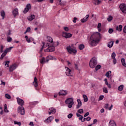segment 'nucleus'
Returning <instances> with one entry per match:
<instances>
[{
  "instance_id": "nucleus-1",
  "label": "nucleus",
  "mask_w": 126,
  "mask_h": 126,
  "mask_svg": "<svg viewBox=\"0 0 126 126\" xmlns=\"http://www.w3.org/2000/svg\"><path fill=\"white\" fill-rule=\"evenodd\" d=\"M46 46L48 47L45 50V52H55V50H56V47H55V46H56V44L55 43H47L46 44Z\"/></svg>"
},
{
  "instance_id": "nucleus-2",
  "label": "nucleus",
  "mask_w": 126,
  "mask_h": 126,
  "mask_svg": "<svg viewBox=\"0 0 126 126\" xmlns=\"http://www.w3.org/2000/svg\"><path fill=\"white\" fill-rule=\"evenodd\" d=\"M89 65L91 68H94L97 65V59L95 57L93 58L90 61Z\"/></svg>"
},
{
  "instance_id": "nucleus-3",
  "label": "nucleus",
  "mask_w": 126,
  "mask_h": 126,
  "mask_svg": "<svg viewBox=\"0 0 126 126\" xmlns=\"http://www.w3.org/2000/svg\"><path fill=\"white\" fill-rule=\"evenodd\" d=\"M91 39H94L96 41L99 42L100 39H101V33L98 32H96V33H94L91 35Z\"/></svg>"
},
{
  "instance_id": "nucleus-4",
  "label": "nucleus",
  "mask_w": 126,
  "mask_h": 126,
  "mask_svg": "<svg viewBox=\"0 0 126 126\" xmlns=\"http://www.w3.org/2000/svg\"><path fill=\"white\" fill-rule=\"evenodd\" d=\"M66 50L69 53V54H76L77 53V51L72 48L70 45L66 47Z\"/></svg>"
},
{
  "instance_id": "nucleus-5",
  "label": "nucleus",
  "mask_w": 126,
  "mask_h": 126,
  "mask_svg": "<svg viewBox=\"0 0 126 126\" xmlns=\"http://www.w3.org/2000/svg\"><path fill=\"white\" fill-rule=\"evenodd\" d=\"M119 8L122 11L123 13L126 14V4L125 3H121L119 5Z\"/></svg>"
},
{
  "instance_id": "nucleus-6",
  "label": "nucleus",
  "mask_w": 126,
  "mask_h": 126,
  "mask_svg": "<svg viewBox=\"0 0 126 126\" xmlns=\"http://www.w3.org/2000/svg\"><path fill=\"white\" fill-rule=\"evenodd\" d=\"M18 113L22 115H25V110L24 109V107L22 106H19L18 108Z\"/></svg>"
},
{
  "instance_id": "nucleus-7",
  "label": "nucleus",
  "mask_w": 126,
  "mask_h": 126,
  "mask_svg": "<svg viewBox=\"0 0 126 126\" xmlns=\"http://www.w3.org/2000/svg\"><path fill=\"white\" fill-rule=\"evenodd\" d=\"M97 43H99V40H96L93 38H91V36L89 41V44L91 46H95Z\"/></svg>"
},
{
  "instance_id": "nucleus-8",
  "label": "nucleus",
  "mask_w": 126,
  "mask_h": 126,
  "mask_svg": "<svg viewBox=\"0 0 126 126\" xmlns=\"http://www.w3.org/2000/svg\"><path fill=\"white\" fill-rule=\"evenodd\" d=\"M18 66V65L16 63H13V64L11 65L9 68V70L10 72H11L13 71V70H14L15 69H16Z\"/></svg>"
},
{
  "instance_id": "nucleus-9",
  "label": "nucleus",
  "mask_w": 126,
  "mask_h": 126,
  "mask_svg": "<svg viewBox=\"0 0 126 126\" xmlns=\"http://www.w3.org/2000/svg\"><path fill=\"white\" fill-rule=\"evenodd\" d=\"M63 36L64 37V38H66V39H68L72 37V34L68 32H63Z\"/></svg>"
},
{
  "instance_id": "nucleus-10",
  "label": "nucleus",
  "mask_w": 126,
  "mask_h": 126,
  "mask_svg": "<svg viewBox=\"0 0 126 126\" xmlns=\"http://www.w3.org/2000/svg\"><path fill=\"white\" fill-rule=\"evenodd\" d=\"M111 59L113 60L114 64H116V63H117V59H116V53H115V52H113L112 53Z\"/></svg>"
},
{
  "instance_id": "nucleus-11",
  "label": "nucleus",
  "mask_w": 126,
  "mask_h": 126,
  "mask_svg": "<svg viewBox=\"0 0 126 126\" xmlns=\"http://www.w3.org/2000/svg\"><path fill=\"white\" fill-rule=\"evenodd\" d=\"M17 102L18 105L20 106H23V105H24V100L19 97H17Z\"/></svg>"
},
{
  "instance_id": "nucleus-12",
  "label": "nucleus",
  "mask_w": 126,
  "mask_h": 126,
  "mask_svg": "<svg viewBox=\"0 0 126 126\" xmlns=\"http://www.w3.org/2000/svg\"><path fill=\"white\" fill-rule=\"evenodd\" d=\"M66 70L65 74L67 76H71V70L68 67H65Z\"/></svg>"
},
{
  "instance_id": "nucleus-13",
  "label": "nucleus",
  "mask_w": 126,
  "mask_h": 126,
  "mask_svg": "<svg viewBox=\"0 0 126 126\" xmlns=\"http://www.w3.org/2000/svg\"><path fill=\"white\" fill-rule=\"evenodd\" d=\"M66 94H67V91L63 90H61L58 94L59 96H65Z\"/></svg>"
},
{
  "instance_id": "nucleus-14",
  "label": "nucleus",
  "mask_w": 126,
  "mask_h": 126,
  "mask_svg": "<svg viewBox=\"0 0 126 126\" xmlns=\"http://www.w3.org/2000/svg\"><path fill=\"white\" fill-rule=\"evenodd\" d=\"M53 120H54V117L53 116H50L44 121V123L50 124V123H51Z\"/></svg>"
},
{
  "instance_id": "nucleus-15",
  "label": "nucleus",
  "mask_w": 126,
  "mask_h": 126,
  "mask_svg": "<svg viewBox=\"0 0 126 126\" xmlns=\"http://www.w3.org/2000/svg\"><path fill=\"white\" fill-rule=\"evenodd\" d=\"M12 14L14 16V17H16V16H18V8H15L12 11Z\"/></svg>"
},
{
  "instance_id": "nucleus-16",
  "label": "nucleus",
  "mask_w": 126,
  "mask_h": 126,
  "mask_svg": "<svg viewBox=\"0 0 126 126\" xmlns=\"http://www.w3.org/2000/svg\"><path fill=\"white\" fill-rule=\"evenodd\" d=\"M40 63L42 64L45 63H48L49 62L48 59H46L45 57H43L41 59L39 60Z\"/></svg>"
},
{
  "instance_id": "nucleus-17",
  "label": "nucleus",
  "mask_w": 126,
  "mask_h": 126,
  "mask_svg": "<svg viewBox=\"0 0 126 126\" xmlns=\"http://www.w3.org/2000/svg\"><path fill=\"white\" fill-rule=\"evenodd\" d=\"M77 102H78V104L76 106V109H79L80 108V107H81V106H82V102H81V100H80V99H78L77 100Z\"/></svg>"
},
{
  "instance_id": "nucleus-18",
  "label": "nucleus",
  "mask_w": 126,
  "mask_h": 126,
  "mask_svg": "<svg viewBox=\"0 0 126 126\" xmlns=\"http://www.w3.org/2000/svg\"><path fill=\"white\" fill-rule=\"evenodd\" d=\"M89 17V15H87L85 18H84L83 19H82L81 20V22H82V23H85V22H86V21L88 20Z\"/></svg>"
},
{
  "instance_id": "nucleus-19",
  "label": "nucleus",
  "mask_w": 126,
  "mask_h": 126,
  "mask_svg": "<svg viewBox=\"0 0 126 126\" xmlns=\"http://www.w3.org/2000/svg\"><path fill=\"white\" fill-rule=\"evenodd\" d=\"M109 126H117L116 122L114 120H110L109 123Z\"/></svg>"
},
{
  "instance_id": "nucleus-20",
  "label": "nucleus",
  "mask_w": 126,
  "mask_h": 126,
  "mask_svg": "<svg viewBox=\"0 0 126 126\" xmlns=\"http://www.w3.org/2000/svg\"><path fill=\"white\" fill-rule=\"evenodd\" d=\"M73 102V99L72 98H67L65 101V104H68L70 102Z\"/></svg>"
},
{
  "instance_id": "nucleus-21",
  "label": "nucleus",
  "mask_w": 126,
  "mask_h": 126,
  "mask_svg": "<svg viewBox=\"0 0 126 126\" xmlns=\"http://www.w3.org/2000/svg\"><path fill=\"white\" fill-rule=\"evenodd\" d=\"M116 30H117V31H118L119 32H122V31L123 30V26L120 25H119V26H117Z\"/></svg>"
},
{
  "instance_id": "nucleus-22",
  "label": "nucleus",
  "mask_w": 126,
  "mask_h": 126,
  "mask_svg": "<svg viewBox=\"0 0 126 126\" xmlns=\"http://www.w3.org/2000/svg\"><path fill=\"white\" fill-rule=\"evenodd\" d=\"M33 85L34 86V87H37L38 86V82H37V78H36V77H35L34 78Z\"/></svg>"
},
{
  "instance_id": "nucleus-23",
  "label": "nucleus",
  "mask_w": 126,
  "mask_h": 126,
  "mask_svg": "<svg viewBox=\"0 0 126 126\" xmlns=\"http://www.w3.org/2000/svg\"><path fill=\"white\" fill-rule=\"evenodd\" d=\"M104 82H105V84H106V85H107V86L108 87V88H109V89H111V84H109V83H108V79H107V78H105L104 79Z\"/></svg>"
},
{
  "instance_id": "nucleus-24",
  "label": "nucleus",
  "mask_w": 126,
  "mask_h": 126,
  "mask_svg": "<svg viewBox=\"0 0 126 126\" xmlns=\"http://www.w3.org/2000/svg\"><path fill=\"white\" fill-rule=\"evenodd\" d=\"M114 46V41H110L107 44L108 48H112Z\"/></svg>"
},
{
  "instance_id": "nucleus-25",
  "label": "nucleus",
  "mask_w": 126,
  "mask_h": 126,
  "mask_svg": "<svg viewBox=\"0 0 126 126\" xmlns=\"http://www.w3.org/2000/svg\"><path fill=\"white\" fill-rule=\"evenodd\" d=\"M121 63L122 65H123L124 67H126V60H125V58L121 59Z\"/></svg>"
},
{
  "instance_id": "nucleus-26",
  "label": "nucleus",
  "mask_w": 126,
  "mask_h": 126,
  "mask_svg": "<svg viewBox=\"0 0 126 126\" xmlns=\"http://www.w3.org/2000/svg\"><path fill=\"white\" fill-rule=\"evenodd\" d=\"M28 19L29 20V21H32L33 19H35V15H31L30 16L28 17Z\"/></svg>"
},
{
  "instance_id": "nucleus-27",
  "label": "nucleus",
  "mask_w": 126,
  "mask_h": 126,
  "mask_svg": "<svg viewBox=\"0 0 126 126\" xmlns=\"http://www.w3.org/2000/svg\"><path fill=\"white\" fill-rule=\"evenodd\" d=\"M47 39H48V42H49V43H51V44H55V43H54V41H53V38H52V37L48 36L47 37Z\"/></svg>"
},
{
  "instance_id": "nucleus-28",
  "label": "nucleus",
  "mask_w": 126,
  "mask_h": 126,
  "mask_svg": "<svg viewBox=\"0 0 126 126\" xmlns=\"http://www.w3.org/2000/svg\"><path fill=\"white\" fill-rule=\"evenodd\" d=\"M49 111H50L52 114H56V112H57V110L54 107L49 108Z\"/></svg>"
},
{
  "instance_id": "nucleus-29",
  "label": "nucleus",
  "mask_w": 126,
  "mask_h": 126,
  "mask_svg": "<svg viewBox=\"0 0 126 126\" xmlns=\"http://www.w3.org/2000/svg\"><path fill=\"white\" fill-rule=\"evenodd\" d=\"M95 5H98L101 3V0H93Z\"/></svg>"
},
{
  "instance_id": "nucleus-30",
  "label": "nucleus",
  "mask_w": 126,
  "mask_h": 126,
  "mask_svg": "<svg viewBox=\"0 0 126 126\" xmlns=\"http://www.w3.org/2000/svg\"><path fill=\"white\" fill-rule=\"evenodd\" d=\"M111 73H112V71H108L105 74V76H106V77H108V78H111V75L110 74H111Z\"/></svg>"
},
{
  "instance_id": "nucleus-31",
  "label": "nucleus",
  "mask_w": 126,
  "mask_h": 126,
  "mask_svg": "<svg viewBox=\"0 0 126 126\" xmlns=\"http://www.w3.org/2000/svg\"><path fill=\"white\" fill-rule=\"evenodd\" d=\"M73 104H74V102L72 101V102H70L69 103H67V105L68 108H69V109H71V108H72V105H73Z\"/></svg>"
},
{
  "instance_id": "nucleus-32",
  "label": "nucleus",
  "mask_w": 126,
  "mask_h": 126,
  "mask_svg": "<svg viewBox=\"0 0 126 126\" xmlns=\"http://www.w3.org/2000/svg\"><path fill=\"white\" fill-rule=\"evenodd\" d=\"M0 15L2 17V19H4V16H5V12L3 10L0 11Z\"/></svg>"
},
{
  "instance_id": "nucleus-33",
  "label": "nucleus",
  "mask_w": 126,
  "mask_h": 126,
  "mask_svg": "<svg viewBox=\"0 0 126 126\" xmlns=\"http://www.w3.org/2000/svg\"><path fill=\"white\" fill-rule=\"evenodd\" d=\"M7 54V52H6L4 51V52L1 55L0 60H3V58H4V57H5L6 56Z\"/></svg>"
},
{
  "instance_id": "nucleus-34",
  "label": "nucleus",
  "mask_w": 126,
  "mask_h": 126,
  "mask_svg": "<svg viewBox=\"0 0 126 126\" xmlns=\"http://www.w3.org/2000/svg\"><path fill=\"white\" fill-rule=\"evenodd\" d=\"M101 26H102V24H101V23H98L97 25V29H98V32H101V31H102V30L101 29Z\"/></svg>"
},
{
  "instance_id": "nucleus-35",
  "label": "nucleus",
  "mask_w": 126,
  "mask_h": 126,
  "mask_svg": "<svg viewBox=\"0 0 126 126\" xmlns=\"http://www.w3.org/2000/svg\"><path fill=\"white\" fill-rule=\"evenodd\" d=\"M12 49H13V46H11L9 48H6L5 50V52L7 53H8V52H10Z\"/></svg>"
},
{
  "instance_id": "nucleus-36",
  "label": "nucleus",
  "mask_w": 126,
  "mask_h": 126,
  "mask_svg": "<svg viewBox=\"0 0 126 126\" xmlns=\"http://www.w3.org/2000/svg\"><path fill=\"white\" fill-rule=\"evenodd\" d=\"M84 48H85V46H84V44H81L79 45V49L81 51H82V50H83V49H84Z\"/></svg>"
},
{
  "instance_id": "nucleus-37",
  "label": "nucleus",
  "mask_w": 126,
  "mask_h": 126,
  "mask_svg": "<svg viewBox=\"0 0 126 126\" xmlns=\"http://www.w3.org/2000/svg\"><path fill=\"white\" fill-rule=\"evenodd\" d=\"M118 89L119 91H123V90H124V85H121L120 86H119Z\"/></svg>"
},
{
  "instance_id": "nucleus-38",
  "label": "nucleus",
  "mask_w": 126,
  "mask_h": 126,
  "mask_svg": "<svg viewBox=\"0 0 126 126\" xmlns=\"http://www.w3.org/2000/svg\"><path fill=\"white\" fill-rule=\"evenodd\" d=\"M83 98L84 102H87L88 101V97H87V95L83 94Z\"/></svg>"
},
{
  "instance_id": "nucleus-39",
  "label": "nucleus",
  "mask_w": 126,
  "mask_h": 126,
  "mask_svg": "<svg viewBox=\"0 0 126 126\" xmlns=\"http://www.w3.org/2000/svg\"><path fill=\"white\" fill-rule=\"evenodd\" d=\"M10 63V62L9 61H5L3 63V64H4V65L6 66L7 65V67H8V66H9V63Z\"/></svg>"
},
{
  "instance_id": "nucleus-40",
  "label": "nucleus",
  "mask_w": 126,
  "mask_h": 126,
  "mask_svg": "<svg viewBox=\"0 0 126 126\" xmlns=\"http://www.w3.org/2000/svg\"><path fill=\"white\" fill-rule=\"evenodd\" d=\"M47 59H48L49 61H50V60H56V58L49 55L47 56Z\"/></svg>"
},
{
  "instance_id": "nucleus-41",
  "label": "nucleus",
  "mask_w": 126,
  "mask_h": 126,
  "mask_svg": "<svg viewBox=\"0 0 126 126\" xmlns=\"http://www.w3.org/2000/svg\"><path fill=\"white\" fill-rule=\"evenodd\" d=\"M38 101H33L32 102H30V105H32V106H35V105H37V104H38Z\"/></svg>"
},
{
  "instance_id": "nucleus-42",
  "label": "nucleus",
  "mask_w": 126,
  "mask_h": 126,
  "mask_svg": "<svg viewBox=\"0 0 126 126\" xmlns=\"http://www.w3.org/2000/svg\"><path fill=\"white\" fill-rule=\"evenodd\" d=\"M12 41V38H11L10 36H7V41L8 43H10Z\"/></svg>"
},
{
  "instance_id": "nucleus-43",
  "label": "nucleus",
  "mask_w": 126,
  "mask_h": 126,
  "mask_svg": "<svg viewBox=\"0 0 126 126\" xmlns=\"http://www.w3.org/2000/svg\"><path fill=\"white\" fill-rule=\"evenodd\" d=\"M102 90L104 93H108V89L106 87H103Z\"/></svg>"
},
{
  "instance_id": "nucleus-44",
  "label": "nucleus",
  "mask_w": 126,
  "mask_h": 126,
  "mask_svg": "<svg viewBox=\"0 0 126 126\" xmlns=\"http://www.w3.org/2000/svg\"><path fill=\"white\" fill-rule=\"evenodd\" d=\"M14 125H18L19 126H21V122H18L16 121H14Z\"/></svg>"
},
{
  "instance_id": "nucleus-45",
  "label": "nucleus",
  "mask_w": 126,
  "mask_h": 126,
  "mask_svg": "<svg viewBox=\"0 0 126 126\" xmlns=\"http://www.w3.org/2000/svg\"><path fill=\"white\" fill-rule=\"evenodd\" d=\"M84 111H83V109H78L77 111V112L79 113V114H83Z\"/></svg>"
},
{
  "instance_id": "nucleus-46",
  "label": "nucleus",
  "mask_w": 126,
  "mask_h": 126,
  "mask_svg": "<svg viewBox=\"0 0 126 126\" xmlns=\"http://www.w3.org/2000/svg\"><path fill=\"white\" fill-rule=\"evenodd\" d=\"M5 97L7 98V99H11V96H10V95L6 94H5Z\"/></svg>"
},
{
  "instance_id": "nucleus-47",
  "label": "nucleus",
  "mask_w": 126,
  "mask_h": 126,
  "mask_svg": "<svg viewBox=\"0 0 126 126\" xmlns=\"http://www.w3.org/2000/svg\"><path fill=\"white\" fill-rule=\"evenodd\" d=\"M29 11V9H28L27 7H26L24 9L23 13H25V14L27 13V12H28Z\"/></svg>"
},
{
  "instance_id": "nucleus-48",
  "label": "nucleus",
  "mask_w": 126,
  "mask_h": 126,
  "mask_svg": "<svg viewBox=\"0 0 126 126\" xmlns=\"http://www.w3.org/2000/svg\"><path fill=\"white\" fill-rule=\"evenodd\" d=\"M107 20L109 22L112 21V20H113V16H110L108 18H107Z\"/></svg>"
},
{
  "instance_id": "nucleus-49",
  "label": "nucleus",
  "mask_w": 126,
  "mask_h": 126,
  "mask_svg": "<svg viewBox=\"0 0 126 126\" xmlns=\"http://www.w3.org/2000/svg\"><path fill=\"white\" fill-rule=\"evenodd\" d=\"M26 7L28 8L29 10L31 9V4L30 3H28V4H27Z\"/></svg>"
},
{
  "instance_id": "nucleus-50",
  "label": "nucleus",
  "mask_w": 126,
  "mask_h": 126,
  "mask_svg": "<svg viewBox=\"0 0 126 126\" xmlns=\"http://www.w3.org/2000/svg\"><path fill=\"white\" fill-rule=\"evenodd\" d=\"M73 116V114L70 113L67 115L68 119H71Z\"/></svg>"
},
{
  "instance_id": "nucleus-51",
  "label": "nucleus",
  "mask_w": 126,
  "mask_h": 126,
  "mask_svg": "<svg viewBox=\"0 0 126 126\" xmlns=\"http://www.w3.org/2000/svg\"><path fill=\"white\" fill-rule=\"evenodd\" d=\"M101 68V65H97L96 66H95V70H99Z\"/></svg>"
},
{
  "instance_id": "nucleus-52",
  "label": "nucleus",
  "mask_w": 126,
  "mask_h": 126,
  "mask_svg": "<svg viewBox=\"0 0 126 126\" xmlns=\"http://www.w3.org/2000/svg\"><path fill=\"white\" fill-rule=\"evenodd\" d=\"M42 46L40 49V52H42V51H43V50H44V46H45V42H42Z\"/></svg>"
},
{
  "instance_id": "nucleus-53",
  "label": "nucleus",
  "mask_w": 126,
  "mask_h": 126,
  "mask_svg": "<svg viewBox=\"0 0 126 126\" xmlns=\"http://www.w3.org/2000/svg\"><path fill=\"white\" fill-rule=\"evenodd\" d=\"M114 32V30L113 29H109L108 30V32L109 34H112Z\"/></svg>"
},
{
  "instance_id": "nucleus-54",
  "label": "nucleus",
  "mask_w": 126,
  "mask_h": 126,
  "mask_svg": "<svg viewBox=\"0 0 126 126\" xmlns=\"http://www.w3.org/2000/svg\"><path fill=\"white\" fill-rule=\"evenodd\" d=\"M63 29H64V31H66V32H68V31L69 30V29H68V27H64Z\"/></svg>"
},
{
  "instance_id": "nucleus-55",
  "label": "nucleus",
  "mask_w": 126,
  "mask_h": 126,
  "mask_svg": "<svg viewBox=\"0 0 126 126\" xmlns=\"http://www.w3.org/2000/svg\"><path fill=\"white\" fill-rule=\"evenodd\" d=\"M99 100H103L104 99V95H101L99 96Z\"/></svg>"
},
{
  "instance_id": "nucleus-56",
  "label": "nucleus",
  "mask_w": 126,
  "mask_h": 126,
  "mask_svg": "<svg viewBox=\"0 0 126 126\" xmlns=\"http://www.w3.org/2000/svg\"><path fill=\"white\" fill-rule=\"evenodd\" d=\"M30 31H31V28H30V27L27 28L26 32H30Z\"/></svg>"
},
{
  "instance_id": "nucleus-57",
  "label": "nucleus",
  "mask_w": 126,
  "mask_h": 126,
  "mask_svg": "<svg viewBox=\"0 0 126 126\" xmlns=\"http://www.w3.org/2000/svg\"><path fill=\"white\" fill-rule=\"evenodd\" d=\"M108 107H109V104L107 103V104H105L104 108L105 109H109Z\"/></svg>"
},
{
  "instance_id": "nucleus-58",
  "label": "nucleus",
  "mask_w": 126,
  "mask_h": 126,
  "mask_svg": "<svg viewBox=\"0 0 126 126\" xmlns=\"http://www.w3.org/2000/svg\"><path fill=\"white\" fill-rule=\"evenodd\" d=\"M76 20H77V18L74 17L73 20V22L74 23H76Z\"/></svg>"
},
{
  "instance_id": "nucleus-59",
  "label": "nucleus",
  "mask_w": 126,
  "mask_h": 126,
  "mask_svg": "<svg viewBox=\"0 0 126 126\" xmlns=\"http://www.w3.org/2000/svg\"><path fill=\"white\" fill-rule=\"evenodd\" d=\"M97 119H94L93 121V125H95V124H96V123H97Z\"/></svg>"
},
{
  "instance_id": "nucleus-60",
  "label": "nucleus",
  "mask_w": 126,
  "mask_h": 126,
  "mask_svg": "<svg viewBox=\"0 0 126 126\" xmlns=\"http://www.w3.org/2000/svg\"><path fill=\"white\" fill-rule=\"evenodd\" d=\"M88 116H89V112H87L84 115V117L85 118H86Z\"/></svg>"
},
{
  "instance_id": "nucleus-61",
  "label": "nucleus",
  "mask_w": 126,
  "mask_h": 126,
  "mask_svg": "<svg viewBox=\"0 0 126 126\" xmlns=\"http://www.w3.org/2000/svg\"><path fill=\"white\" fill-rule=\"evenodd\" d=\"M86 119V121H87L88 122H89V121H90V120H91V117H88Z\"/></svg>"
},
{
  "instance_id": "nucleus-62",
  "label": "nucleus",
  "mask_w": 126,
  "mask_h": 126,
  "mask_svg": "<svg viewBox=\"0 0 126 126\" xmlns=\"http://www.w3.org/2000/svg\"><path fill=\"white\" fill-rule=\"evenodd\" d=\"M83 119V116H82V115L81 117H79V121H82Z\"/></svg>"
},
{
  "instance_id": "nucleus-63",
  "label": "nucleus",
  "mask_w": 126,
  "mask_h": 126,
  "mask_svg": "<svg viewBox=\"0 0 126 126\" xmlns=\"http://www.w3.org/2000/svg\"><path fill=\"white\" fill-rule=\"evenodd\" d=\"M123 31L124 32V33H126V26H125V27L123 29Z\"/></svg>"
},
{
  "instance_id": "nucleus-64",
  "label": "nucleus",
  "mask_w": 126,
  "mask_h": 126,
  "mask_svg": "<svg viewBox=\"0 0 126 126\" xmlns=\"http://www.w3.org/2000/svg\"><path fill=\"white\" fill-rule=\"evenodd\" d=\"M29 125L31 126H34V124L33 123V122H31Z\"/></svg>"
}]
</instances>
